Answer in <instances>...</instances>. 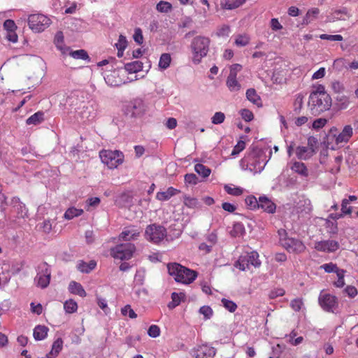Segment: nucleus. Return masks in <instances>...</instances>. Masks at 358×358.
I'll return each mask as SVG.
<instances>
[{"mask_svg": "<svg viewBox=\"0 0 358 358\" xmlns=\"http://www.w3.org/2000/svg\"><path fill=\"white\" fill-rule=\"evenodd\" d=\"M321 268L324 269L325 272L327 273H332L335 272L336 274L338 273V271H341L342 269H339L336 264L333 263H328L324 264L322 265Z\"/></svg>", "mask_w": 358, "mask_h": 358, "instance_id": "nucleus-47", "label": "nucleus"}, {"mask_svg": "<svg viewBox=\"0 0 358 358\" xmlns=\"http://www.w3.org/2000/svg\"><path fill=\"white\" fill-rule=\"evenodd\" d=\"M168 272L173 276L176 281L183 284H190L196 278V271L190 270L177 263L169 264L167 266Z\"/></svg>", "mask_w": 358, "mask_h": 358, "instance_id": "nucleus-4", "label": "nucleus"}, {"mask_svg": "<svg viewBox=\"0 0 358 358\" xmlns=\"http://www.w3.org/2000/svg\"><path fill=\"white\" fill-rule=\"evenodd\" d=\"M194 171L203 178L208 177L211 173V170L202 164H196L194 166Z\"/></svg>", "mask_w": 358, "mask_h": 358, "instance_id": "nucleus-35", "label": "nucleus"}, {"mask_svg": "<svg viewBox=\"0 0 358 358\" xmlns=\"http://www.w3.org/2000/svg\"><path fill=\"white\" fill-rule=\"evenodd\" d=\"M247 99L253 104L258 107L262 106L260 96L257 94L256 90L253 88L248 89L246 92Z\"/></svg>", "mask_w": 358, "mask_h": 358, "instance_id": "nucleus-29", "label": "nucleus"}, {"mask_svg": "<svg viewBox=\"0 0 358 358\" xmlns=\"http://www.w3.org/2000/svg\"><path fill=\"white\" fill-rule=\"evenodd\" d=\"M319 303L321 307L326 311L333 312L337 306L336 298L329 294H320Z\"/></svg>", "mask_w": 358, "mask_h": 358, "instance_id": "nucleus-14", "label": "nucleus"}, {"mask_svg": "<svg viewBox=\"0 0 358 358\" xmlns=\"http://www.w3.org/2000/svg\"><path fill=\"white\" fill-rule=\"evenodd\" d=\"M44 120V113L42 111H38L34 115H31L27 120L26 123L28 125L34 124L37 125L41 123Z\"/></svg>", "mask_w": 358, "mask_h": 358, "instance_id": "nucleus-31", "label": "nucleus"}, {"mask_svg": "<svg viewBox=\"0 0 358 358\" xmlns=\"http://www.w3.org/2000/svg\"><path fill=\"white\" fill-rule=\"evenodd\" d=\"M245 233V227L241 222H236L234 224L230 234L233 237H240Z\"/></svg>", "mask_w": 358, "mask_h": 358, "instance_id": "nucleus-34", "label": "nucleus"}, {"mask_svg": "<svg viewBox=\"0 0 358 358\" xmlns=\"http://www.w3.org/2000/svg\"><path fill=\"white\" fill-rule=\"evenodd\" d=\"M83 213V210L81 208H76L75 207L69 208L64 214V218L67 220H71L74 217H77Z\"/></svg>", "mask_w": 358, "mask_h": 358, "instance_id": "nucleus-30", "label": "nucleus"}, {"mask_svg": "<svg viewBox=\"0 0 358 358\" xmlns=\"http://www.w3.org/2000/svg\"><path fill=\"white\" fill-rule=\"evenodd\" d=\"M231 32V29L229 25H222L217 31V35L220 37H227Z\"/></svg>", "mask_w": 358, "mask_h": 358, "instance_id": "nucleus-52", "label": "nucleus"}, {"mask_svg": "<svg viewBox=\"0 0 358 358\" xmlns=\"http://www.w3.org/2000/svg\"><path fill=\"white\" fill-rule=\"evenodd\" d=\"M50 24V19L43 14H32L28 17L29 28L36 33L43 31Z\"/></svg>", "mask_w": 358, "mask_h": 358, "instance_id": "nucleus-8", "label": "nucleus"}, {"mask_svg": "<svg viewBox=\"0 0 358 358\" xmlns=\"http://www.w3.org/2000/svg\"><path fill=\"white\" fill-rule=\"evenodd\" d=\"M183 203L185 206L189 208H199L201 206L200 203L196 198L186 195L184 196Z\"/></svg>", "mask_w": 358, "mask_h": 358, "instance_id": "nucleus-33", "label": "nucleus"}, {"mask_svg": "<svg viewBox=\"0 0 358 358\" xmlns=\"http://www.w3.org/2000/svg\"><path fill=\"white\" fill-rule=\"evenodd\" d=\"M145 105L141 99H136L131 101L126 108L127 113L131 117L142 115L145 111Z\"/></svg>", "mask_w": 358, "mask_h": 358, "instance_id": "nucleus-12", "label": "nucleus"}, {"mask_svg": "<svg viewBox=\"0 0 358 358\" xmlns=\"http://www.w3.org/2000/svg\"><path fill=\"white\" fill-rule=\"evenodd\" d=\"M69 290L71 294L78 295L81 297H85L87 294L82 285L76 281H71L69 283Z\"/></svg>", "mask_w": 358, "mask_h": 358, "instance_id": "nucleus-25", "label": "nucleus"}, {"mask_svg": "<svg viewBox=\"0 0 358 358\" xmlns=\"http://www.w3.org/2000/svg\"><path fill=\"white\" fill-rule=\"evenodd\" d=\"M101 162L109 169L117 168L124 162V154L119 150H103L99 152Z\"/></svg>", "mask_w": 358, "mask_h": 358, "instance_id": "nucleus-6", "label": "nucleus"}, {"mask_svg": "<svg viewBox=\"0 0 358 358\" xmlns=\"http://www.w3.org/2000/svg\"><path fill=\"white\" fill-rule=\"evenodd\" d=\"M334 66L338 71H341L343 68L348 69V64L345 59L339 58L334 60Z\"/></svg>", "mask_w": 358, "mask_h": 358, "instance_id": "nucleus-56", "label": "nucleus"}, {"mask_svg": "<svg viewBox=\"0 0 358 358\" xmlns=\"http://www.w3.org/2000/svg\"><path fill=\"white\" fill-rule=\"evenodd\" d=\"M336 100L338 101L341 108H346L350 103L348 97L345 95L338 94Z\"/></svg>", "mask_w": 358, "mask_h": 358, "instance_id": "nucleus-62", "label": "nucleus"}, {"mask_svg": "<svg viewBox=\"0 0 358 358\" xmlns=\"http://www.w3.org/2000/svg\"><path fill=\"white\" fill-rule=\"evenodd\" d=\"M9 205L13 209V212L16 214L17 218L24 219L28 217V209L19 197L13 196L10 199Z\"/></svg>", "mask_w": 358, "mask_h": 358, "instance_id": "nucleus-13", "label": "nucleus"}, {"mask_svg": "<svg viewBox=\"0 0 358 358\" xmlns=\"http://www.w3.org/2000/svg\"><path fill=\"white\" fill-rule=\"evenodd\" d=\"M210 43L209 38L206 36H198L192 39L190 49L194 64H199L201 59L207 55L209 51Z\"/></svg>", "mask_w": 358, "mask_h": 358, "instance_id": "nucleus-3", "label": "nucleus"}, {"mask_svg": "<svg viewBox=\"0 0 358 358\" xmlns=\"http://www.w3.org/2000/svg\"><path fill=\"white\" fill-rule=\"evenodd\" d=\"M315 149L306 146H298L295 149V154L299 159L308 160L315 154Z\"/></svg>", "mask_w": 358, "mask_h": 358, "instance_id": "nucleus-20", "label": "nucleus"}, {"mask_svg": "<svg viewBox=\"0 0 358 358\" xmlns=\"http://www.w3.org/2000/svg\"><path fill=\"white\" fill-rule=\"evenodd\" d=\"M171 61V55L169 53H163L159 58V67L162 70L166 69L169 66Z\"/></svg>", "mask_w": 358, "mask_h": 358, "instance_id": "nucleus-36", "label": "nucleus"}, {"mask_svg": "<svg viewBox=\"0 0 358 358\" xmlns=\"http://www.w3.org/2000/svg\"><path fill=\"white\" fill-rule=\"evenodd\" d=\"M221 301L222 306L231 313H234L237 308V305L231 300L222 299Z\"/></svg>", "mask_w": 358, "mask_h": 358, "instance_id": "nucleus-45", "label": "nucleus"}, {"mask_svg": "<svg viewBox=\"0 0 358 358\" xmlns=\"http://www.w3.org/2000/svg\"><path fill=\"white\" fill-rule=\"evenodd\" d=\"M51 271L46 262H41L36 268V275L34 278L36 285L42 289L48 286L50 281Z\"/></svg>", "mask_w": 358, "mask_h": 358, "instance_id": "nucleus-9", "label": "nucleus"}, {"mask_svg": "<svg viewBox=\"0 0 358 358\" xmlns=\"http://www.w3.org/2000/svg\"><path fill=\"white\" fill-rule=\"evenodd\" d=\"M216 350L213 347L202 345L194 350V356L196 358H213Z\"/></svg>", "mask_w": 358, "mask_h": 358, "instance_id": "nucleus-16", "label": "nucleus"}, {"mask_svg": "<svg viewBox=\"0 0 358 358\" xmlns=\"http://www.w3.org/2000/svg\"><path fill=\"white\" fill-rule=\"evenodd\" d=\"M318 14H319L318 8H313L311 10H309L303 18V23L305 24H308L311 21L316 19Z\"/></svg>", "mask_w": 358, "mask_h": 358, "instance_id": "nucleus-37", "label": "nucleus"}, {"mask_svg": "<svg viewBox=\"0 0 358 358\" xmlns=\"http://www.w3.org/2000/svg\"><path fill=\"white\" fill-rule=\"evenodd\" d=\"M64 308L67 313H73L77 311L78 304L73 299H69L64 303Z\"/></svg>", "mask_w": 358, "mask_h": 358, "instance_id": "nucleus-39", "label": "nucleus"}, {"mask_svg": "<svg viewBox=\"0 0 358 358\" xmlns=\"http://www.w3.org/2000/svg\"><path fill=\"white\" fill-rule=\"evenodd\" d=\"M224 189L227 192V194L233 196L241 195L243 192V189L239 187L231 186L229 185H224Z\"/></svg>", "mask_w": 358, "mask_h": 358, "instance_id": "nucleus-41", "label": "nucleus"}, {"mask_svg": "<svg viewBox=\"0 0 358 358\" xmlns=\"http://www.w3.org/2000/svg\"><path fill=\"white\" fill-rule=\"evenodd\" d=\"M258 208L262 209L267 213L273 214L275 212L276 205L271 199L266 196H262L259 197Z\"/></svg>", "mask_w": 358, "mask_h": 358, "instance_id": "nucleus-19", "label": "nucleus"}, {"mask_svg": "<svg viewBox=\"0 0 358 358\" xmlns=\"http://www.w3.org/2000/svg\"><path fill=\"white\" fill-rule=\"evenodd\" d=\"M135 251V246L130 243L119 244L110 250L111 256L120 260L129 259Z\"/></svg>", "mask_w": 358, "mask_h": 358, "instance_id": "nucleus-10", "label": "nucleus"}, {"mask_svg": "<svg viewBox=\"0 0 358 358\" xmlns=\"http://www.w3.org/2000/svg\"><path fill=\"white\" fill-rule=\"evenodd\" d=\"M48 328L44 325H37L34 329V338L36 341H42L44 340L47 336L48 332Z\"/></svg>", "mask_w": 358, "mask_h": 358, "instance_id": "nucleus-26", "label": "nucleus"}, {"mask_svg": "<svg viewBox=\"0 0 358 358\" xmlns=\"http://www.w3.org/2000/svg\"><path fill=\"white\" fill-rule=\"evenodd\" d=\"M303 305V301L299 298L293 299L290 303V306L294 311H299L301 309Z\"/></svg>", "mask_w": 358, "mask_h": 358, "instance_id": "nucleus-58", "label": "nucleus"}, {"mask_svg": "<svg viewBox=\"0 0 358 358\" xmlns=\"http://www.w3.org/2000/svg\"><path fill=\"white\" fill-rule=\"evenodd\" d=\"M40 230L43 231L46 234H49L52 229V224L51 220H45L43 222L38 224Z\"/></svg>", "mask_w": 358, "mask_h": 358, "instance_id": "nucleus-46", "label": "nucleus"}, {"mask_svg": "<svg viewBox=\"0 0 358 358\" xmlns=\"http://www.w3.org/2000/svg\"><path fill=\"white\" fill-rule=\"evenodd\" d=\"M148 335L152 338H157L160 335V329L157 325H151L148 331Z\"/></svg>", "mask_w": 358, "mask_h": 358, "instance_id": "nucleus-59", "label": "nucleus"}, {"mask_svg": "<svg viewBox=\"0 0 358 358\" xmlns=\"http://www.w3.org/2000/svg\"><path fill=\"white\" fill-rule=\"evenodd\" d=\"M226 84L231 92H238L241 87V84L236 79V73L234 71H230Z\"/></svg>", "mask_w": 358, "mask_h": 358, "instance_id": "nucleus-21", "label": "nucleus"}, {"mask_svg": "<svg viewBox=\"0 0 358 358\" xmlns=\"http://www.w3.org/2000/svg\"><path fill=\"white\" fill-rule=\"evenodd\" d=\"M353 134V129L350 125H346L343 127L341 132L334 135V138L336 145L346 143Z\"/></svg>", "mask_w": 358, "mask_h": 358, "instance_id": "nucleus-17", "label": "nucleus"}, {"mask_svg": "<svg viewBox=\"0 0 358 358\" xmlns=\"http://www.w3.org/2000/svg\"><path fill=\"white\" fill-rule=\"evenodd\" d=\"M245 147V143L243 141H239L237 144L234 146L231 155V156H236L238 154H239L242 150H244Z\"/></svg>", "mask_w": 358, "mask_h": 358, "instance_id": "nucleus-54", "label": "nucleus"}, {"mask_svg": "<svg viewBox=\"0 0 358 358\" xmlns=\"http://www.w3.org/2000/svg\"><path fill=\"white\" fill-rule=\"evenodd\" d=\"M122 314L124 316L128 315L130 318L134 319L137 317L133 309H131L129 305L125 306L122 308Z\"/></svg>", "mask_w": 358, "mask_h": 358, "instance_id": "nucleus-57", "label": "nucleus"}, {"mask_svg": "<svg viewBox=\"0 0 358 358\" xmlns=\"http://www.w3.org/2000/svg\"><path fill=\"white\" fill-rule=\"evenodd\" d=\"M145 238L154 243H159L166 236V229L155 224L148 225L145 232Z\"/></svg>", "mask_w": 358, "mask_h": 358, "instance_id": "nucleus-11", "label": "nucleus"}, {"mask_svg": "<svg viewBox=\"0 0 358 358\" xmlns=\"http://www.w3.org/2000/svg\"><path fill=\"white\" fill-rule=\"evenodd\" d=\"M156 9L160 13H169L172 9V5L171 3L165 1H160L156 6Z\"/></svg>", "mask_w": 358, "mask_h": 358, "instance_id": "nucleus-40", "label": "nucleus"}, {"mask_svg": "<svg viewBox=\"0 0 358 358\" xmlns=\"http://www.w3.org/2000/svg\"><path fill=\"white\" fill-rule=\"evenodd\" d=\"M225 120V115L222 112H216L211 117L212 123L214 124H222Z\"/></svg>", "mask_w": 358, "mask_h": 358, "instance_id": "nucleus-48", "label": "nucleus"}, {"mask_svg": "<svg viewBox=\"0 0 358 358\" xmlns=\"http://www.w3.org/2000/svg\"><path fill=\"white\" fill-rule=\"evenodd\" d=\"M349 203L347 201V199H343L341 202V213L345 215H351L352 208L349 206Z\"/></svg>", "mask_w": 358, "mask_h": 358, "instance_id": "nucleus-55", "label": "nucleus"}, {"mask_svg": "<svg viewBox=\"0 0 358 358\" xmlns=\"http://www.w3.org/2000/svg\"><path fill=\"white\" fill-rule=\"evenodd\" d=\"M96 266V263L94 260H91L88 263L83 260H80L77 263L76 268L79 271L82 273H88L94 270Z\"/></svg>", "mask_w": 358, "mask_h": 358, "instance_id": "nucleus-22", "label": "nucleus"}, {"mask_svg": "<svg viewBox=\"0 0 358 358\" xmlns=\"http://www.w3.org/2000/svg\"><path fill=\"white\" fill-rule=\"evenodd\" d=\"M308 106L313 115H319L331 108V98L322 85L314 87L309 96Z\"/></svg>", "mask_w": 358, "mask_h": 358, "instance_id": "nucleus-1", "label": "nucleus"}, {"mask_svg": "<svg viewBox=\"0 0 358 358\" xmlns=\"http://www.w3.org/2000/svg\"><path fill=\"white\" fill-rule=\"evenodd\" d=\"M240 114L242 118L246 122L251 121L254 117L253 113L248 109H242L240 111Z\"/></svg>", "mask_w": 358, "mask_h": 358, "instance_id": "nucleus-61", "label": "nucleus"}, {"mask_svg": "<svg viewBox=\"0 0 358 358\" xmlns=\"http://www.w3.org/2000/svg\"><path fill=\"white\" fill-rule=\"evenodd\" d=\"M245 203L251 209L258 208L259 199H257L254 196H250L245 199Z\"/></svg>", "mask_w": 358, "mask_h": 358, "instance_id": "nucleus-49", "label": "nucleus"}, {"mask_svg": "<svg viewBox=\"0 0 358 358\" xmlns=\"http://www.w3.org/2000/svg\"><path fill=\"white\" fill-rule=\"evenodd\" d=\"M185 182L186 184L194 185L198 183L199 179L194 173H187L185 176Z\"/></svg>", "mask_w": 358, "mask_h": 358, "instance_id": "nucleus-53", "label": "nucleus"}, {"mask_svg": "<svg viewBox=\"0 0 358 358\" xmlns=\"http://www.w3.org/2000/svg\"><path fill=\"white\" fill-rule=\"evenodd\" d=\"M199 313L203 315L205 320H208L213 315V310L210 306H203L200 308Z\"/></svg>", "mask_w": 358, "mask_h": 358, "instance_id": "nucleus-51", "label": "nucleus"}, {"mask_svg": "<svg viewBox=\"0 0 358 358\" xmlns=\"http://www.w3.org/2000/svg\"><path fill=\"white\" fill-rule=\"evenodd\" d=\"M344 273L345 271L343 270L338 271V273L336 274L338 276V280L334 282L335 286L337 287H343L344 286Z\"/></svg>", "mask_w": 358, "mask_h": 358, "instance_id": "nucleus-63", "label": "nucleus"}, {"mask_svg": "<svg viewBox=\"0 0 358 358\" xmlns=\"http://www.w3.org/2000/svg\"><path fill=\"white\" fill-rule=\"evenodd\" d=\"M280 243L289 252L301 253L306 250V246L302 241L297 238L287 236V231L285 229L278 231Z\"/></svg>", "mask_w": 358, "mask_h": 358, "instance_id": "nucleus-5", "label": "nucleus"}, {"mask_svg": "<svg viewBox=\"0 0 358 358\" xmlns=\"http://www.w3.org/2000/svg\"><path fill=\"white\" fill-rule=\"evenodd\" d=\"M260 265L261 261L259 259V254L256 251L246 252L242 254L234 264V266L241 271L250 269V266L258 268Z\"/></svg>", "mask_w": 358, "mask_h": 358, "instance_id": "nucleus-7", "label": "nucleus"}, {"mask_svg": "<svg viewBox=\"0 0 358 358\" xmlns=\"http://www.w3.org/2000/svg\"><path fill=\"white\" fill-rule=\"evenodd\" d=\"M92 106H84L83 108V110L80 112V117L83 120H90L94 117L93 114H92Z\"/></svg>", "mask_w": 358, "mask_h": 358, "instance_id": "nucleus-44", "label": "nucleus"}, {"mask_svg": "<svg viewBox=\"0 0 358 358\" xmlns=\"http://www.w3.org/2000/svg\"><path fill=\"white\" fill-rule=\"evenodd\" d=\"M246 0H224L220 3L221 7L226 10H233L242 6Z\"/></svg>", "mask_w": 358, "mask_h": 358, "instance_id": "nucleus-28", "label": "nucleus"}, {"mask_svg": "<svg viewBox=\"0 0 358 358\" xmlns=\"http://www.w3.org/2000/svg\"><path fill=\"white\" fill-rule=\"evenodd\" d=\"M331 89L335 93L340 94L343 92L345 87L342 83L339 81H334L331 83Z\"/></svg>", "mask_w": 358, "mask_h": 358, "instance_id": "nucleus-60", "label": "nucleus"}, {"mask_svg": "<svg viewBox=\"0 0 358 358\" xmlns=\"http://www.w3.org/2000/svg\"><path fill=\"white\" fill-rule=\"evenodd\" d=\"M320 38L322 40H328L331 41H341L343 40V36L339 34L329 35L323 34L320 36Z\"/></svg>", "mask_w": 358, "mask_h": 358, "instance_id": "nucleus-50", "label": "nucleus"}, {"mask_svg": "<svg viewBox=\"0 0 358 358\" xmlns=\"http://www.w3.org/2000/svg\"><path fill=\"white\" fill-rule=\"evenodd\" d=\"M70 55L77 59H83L87 60L89 59V56L87 55V52L85 50H78L75 51H71L70 52Z\"/></svg>", "mask_w": 358, "mask_h": 358, "instance_id": "nucleus-43", "label": "nucleus"}, {"mask_svg": "<svg viewBox=\"0 0 358 358\" xmlns=\"http://www.w3.org/2000/svg\"><path fill=\"white\" fill-rule=\"evenodd\" d=\"M124 68L129 73H137L143 69V63L140 61H134L126 64Z\"/></svg>", "mask_w": 358, "mask_h": 358, "instance_id": "nucleus-32", "label": "nucleus"}, {"mask_svg": "<svg viewBox=\"0 0 358 358\" xmlns=\"http://www.w3.org/2000/svg\"><path fill=\"white\" fill-rule=\"evenodd\" d=\"M184 294L182 293H176L173 292L171 294L172 301L169 303L168 306L169 308H174L177 306H178L181 301V299L184 297Z\"/></svg>", "mask_w": 358, "mask_h": 358, "instance_id": "nucleus-38", "label": "nucleus"}, {"mask_svg": "<svg viewBox=\"0 0 358 358\" xmlns=\"http://www.w3.org/2000/svg\"><path fill=\"white\" fill-rule=\"evenodd\" d=\"M272 151L268 148L264 149L254 148L245 158L248 169L254 173L262 172L268 162Z\"/></svg>", "mask_w": 358, "mask_h": 358, "instance_id": "nucleus-2", "label": "nucleus"}, {"mask_svg": "<svg viewBox=\"0 0 358 358\" xmlns=\"http://www.w3.org/2000/svg\"><path fill=\"white\" fill-rule=\"evenodd\" d=\"M63 340L61 338H57L52 343L50 352L47 354V358H55L63 348Z\"/></svg>", "mask_w": 358, "mask_h": 358, "instance_id": "nucleus-23", "label": "nucleus"}, {"mask_svg": "<svg viewBox=\"0 0 358 358\" xmlns=\"http://www.w3.org/2000/svg\"><path fill=\"white\" fill-rule=\"evenodd\" d=\"M339 248V244L337 241L334 240H327L319 241L315 243V248L318 251L332 252L337 250Z\"/></svg>", "mask_w": 358, "mask_h": 358, "instance_id": "nucleus-15", "label": "nucleus"}, {"mask_svg": "<svg viewBox=\"0 0 358 358\" xmlns=\"http://www.w3.org/2000/svg\"><path fill=\"white\" fill-rule=\"evenodd\" d=\"M127 46V41L123 35H120L117 42L115 43L117 49H125Z\"/></svg>", "mask_w": 358, "mask_h": 358, "instance_id": "nucleus-64", "label": "nucleus"}, {"mask_svg": "<svg viewBox=\"0 0 358 358\" xmlns=\"http://www.w3.org/2000/svg\"><path fill=\"white\" fill-rule=\"evenodd\" d=\"M141 234V231L135 227H125L122 233L119 235L118 241H133L138 238Z\"/></svg>", "mask_w": 358, "mask_h": 358, "instance_id": "nucleus-18", "label": "nucleus"}, {"mask_svg": "<svg viewBox=\"0 0 358 358\" xmlns=\"http://www.w3.org/2000/svg\"><path fill=\"white\" fill-rule=\"evenodd\" d=\"M291 169L303 177L308 176V170L304 163L300 162H294L291 166Z\"/></svg>", "mask_w": 358, "mask_h": 358, "instance_id": "nucleus-27", "label": "nucleus"}, {"mask_svg": "<svg viewBox=\"0 0 358 358\" xmlns=\"http://www.w3.org/2000/svg\"><path fill=\"white\" fill-rule=\"evenodd\" d=\"M250 42V38L248 35H238L236 37L234 43L238 47H244Z\"/></svg>", "mask_w": 358, "mask_h": 358, "instance_id": "nucleus-42", "label": "nucleus"}, {"mask_svg": "<svg viewBox=\"0 0 358 358\" xmlns=\"http://www.w3.org/2000/svg\"><path fill=\"white\" fill-rule=\"evenodd\" d=\"M180 192V190L170 187L164 192H159L156 195V199L159 201H167L174 195Z\"/></svg>", "mask_w": 358, "mask_h": 358, "instance_id": "nucleus-24", "label": "nucleus"}]
</instances>
